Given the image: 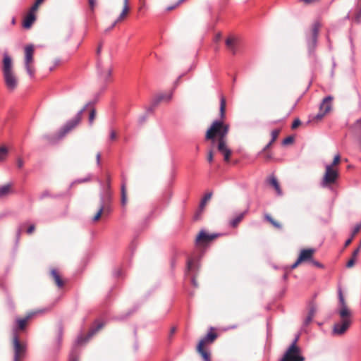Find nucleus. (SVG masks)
I'll return each instance as SVG.
<instances>
[{"label":"nucleus","instance_id":"53","mask_svg":"<svg viewBox=\"0 0 361 361\" xmlns=\"http://www.w3.org/2000/svg\"><path fill=\"white\" fill-rule=\"evenodd\" d=\"M360 247H359L358 248H357L356 250H355L353 252V255H352V257L355 258L357 257V255L359 254L360 252Z\"/></svg>","mask_w":361,"mask_h":361},{"label":"nucleus","instance_id":"49","mask_svg":"<svg viewBox=\"0 0 361 361\" xmlns=\"http://www.w3.org/2000/svg\"><path fill=\"white\" fill-rule=\"evenodd\" d=\"M35 230V226L34 224H31L27 229V233L31 235Z\"/></svg>","mask_w":361,"mask_h":361},{"label":"nucleus","instance_id":"13","mask_svg":"<svg viewBox=\"0 0 361 361\" xmlns=\"http://www.w3.org/2000/svg\"><path fill=\"white\" fill-rule=\"evenodd\" d=\"M38 10H32V7L29 9L23 20V27L25 29H30L37 19L36 13Z\"/></svg>","mask_w":361,"mask_h":361},{"label":"nucleus","instance_id":"15","mask_svg":"<svg viewBox=\"0 0 361 361\" xmlns=\"http://www.w3.org/2000/svg\"><path fill=\"white\" fill-rule=\"evenodd\" d=\"M339 301L341 303V308L338 310L339 317H343L345 316H351L350 310H349L348 307L346 305L341 290H339Z\"/></svg>","mask_w":361,"mask_h":361},{"label":"nucleus","instance_id":"51","mask_svg":"<svg viewBox=\"0 0 361 361\" xmlns=\"http://www.w3.org/2000/svg\"><path fill=\"white\" fill-rule=\"evenodd\" d=\"M300 123H301V122L299 119L295 120L292 124V128L295 129L300 125Z\"/></svg>","mask_w":361,"mask_h":361},{"label":"nucleus","instance_id":"12","mask_svg":"<svg viewBox=\"0 0 361 361\" xmlns=\"http://www.w3.org/2000/svg\"><path fill=\"white\" fill-rule=\"evenodd\" d=\"M314 252L315 250L312 248L302 250L296 262L291 265V269H295L302 262H310L312 259Z\"/></svg>","mask_w":361,"mask_h":361},{"label":"nucleus","instance_id":"24","mask_svg":"<svg viewBox=\"0 0 361 361\" xmlns=\"http://www.w3.org/2000/svg\"><path fill=\"white\" fill-rule=\"evenodd\" d=\"M197 351L200 354L204 361H211L210 353L207 350L206 347L202 346V343H198Z\"/></svg>","mask_w":361,"mask_h":361},{"label":"nucleus","instance_id":"34","mask_svg":"<svg viewBox=\"0 0 361 361\" xmlns=\"http://www.w3.org/2000/svg\"><path fill=\"white\" fill-rule=\"evenodd\" d=\"M8 154V149L5 147H0V161L6 159Z\"/></svg>","mask_w":361,"mask_h":361},{"label":"nucleus","instance_id":"25","mask_svg":"<svg viewBox=\"0 0 361 361\" xmlns=\"http://www.w3.org/2000/svg\"><path fill=\"white\" fill-rule=\"evenodd\" d=\"M129 11H130L129 5L123 4L122 12L118 17L117 20L112 25L111 28H113L117 23L123 20L128 16Z\"/></svg>","mask_w":361,"mask_h":361},{"label":"nucleus","instance_id":"33","mask_svg":"<svg viewBox=\"0 0 361 361\" xmlns=\"http://www.w3.org/2000/svg\"><path fill=\"white\" fill-rule=\"evenodd\" d=\"M314 314H315L314 309V308H311L310 312H309V313H308V314H307V317L305 319V325L309 324L312 322V319H313V317L314 316Z\"/></svg>","mask_w":361,"mask_h":361},{"label":"nucleus","instance_id":"31","mask_svg":"<svg viewBox=\"0 0 361 361\" xmlns=\"http://www.w3.org/2000/svg\"><path fill=\"white\" fill-rule=\"evenodd\" d=\"M127 203V190H126V183L123 182L121 185V204L123 206L126 205Z\"/></svg>","mask_w":361,"mask_h":361},{"label":"nucleus","instance_id":"47","mask_svg":"<svg viewBox=\"0 0 361 361\" xmlns=\"http://www.w3.org/2000/svg\"><path fill=\"white\" fill-rule=\"evenodd\" d=\"M96 3V0H89V6L92 12H94Z\"/></svg>","mask_w":361,"mask_h":361},{"label":"nucleus","instance_id":"38","mask_svg":"<svg viewBox=\"0 0 361 361\" xmlns=\"http://www.w3.org/2000/svg\"><path fill=\"white\" fill-rule=\"evenodd\" d=\"M325 115L326 114L319 109V113L314 117L313 121L317 122L319 121L324 117Z\"/></svg>","mask_w":361,"mask_h":361},{"label":"nucleus","instance_id":"57","mask_svg":"<svg viewBox=\"0 0 361 361\" xmlns=\"http://www.w3.org/2000/svg\"><path fill=\"white\" fill-rule=\"evenodd\" d=\"M354 237H353L351 235L350 238H349L348 240H347L345 243V247H348V245H350V244L352 243V240L353 239Z\"/></svg>","mask_w":361,"mask_h":361},{"label":"nucleus","instance_id":"27","mask_svg":"<svg viewBox=\"0 0 361 361\" xmlns=\"http://www.w3.org/2000/svg\"><path fill=\"white\" fill-rule=\"evenodd\" d=\"M280 133V130L276 129L271 131V141L264 147L263 152H266L272 144L276 140Z\"/></svg>","mask_w":361,"mask_h":361},{"label":"nucleus","instance_id":"60","mask_svg":"<svg viewBox=\"0 0 361 361\" xmlns=\"http://www.w3.org/2000/svg\"><path fill=\"white\" fill-rule=\"evenodd\" d=\"M100 158H101V154H100V153H97V163H98V164H99Z\"/></svg>","mask_w":361,"mask_h":361},{"label":"nucleus","instance_id":"18","mask_svg":"<svg viewBox=\"0 0 361 361\" xmlns=\"http://www.w3.org/2000/svg\"><path fill=\"white\" fill-rule=\"evenodd\" d=\"M238 42V39L233 36H230L226 39V47L233 54H235L237 52Z\"/></svg>","mask_w":361,"mask_h":361},{"label":"nucleus","instance_id":"59","mask_svg":"<svg viewBox=\"0 0 361 361\" xmlns=\"http://www.w3.org/2000/svg\"><path fill=\"white\" fill-rule=\"evenodd\" d=\"M221 33H218L215 37V40L217 42L221 39Z\"/></svg>","mask_w":361,"mask_h":361},{"label":"nucleus","instance_id":"30","mask_svg":"<svg viewBox=\"0 0 361 361\" xmlns=\"http://www.w3.org/2000/svg\"><path fill=\"white\" fill-rule=\"evenodd\" d=\"M264 217L276 228L281 229L282 228L281 224L276 221L271 215L266 214Z\"/></svg>","mask_w":361,"mask_h":361},{"label":"nucleus","instance_id":"10","mask_svg":"<svg viewBox=\"0 0 361 361\" xmlns=\"http://www.w3.org/2000/svg\"><path fill=\"white\" fill-rule=\"evenodd\" d=\"M83 110L79 111L77 115L71 121H68L59 130V138H61L67 133L73 130L82 120V113Z\"/></svg>","mask_w":361,"mask_h":361},{"label":"nucleus","instance_id":"23","mask_svg":"<svg viewBox=\"0 0 361 361\" xmlns=\"http://www.w3.org/2000/svg\"><path fill=\"white\" fill-rule=\"evenodd\" d=\"M298 103V100L289 103H285L283 105V112L284 116H288L294 110Z\"/></svg>","mask_w":361,"mask_h":361},{"label":"nucleus","instance_id":"2","mask_svg":"<svg viewBox=\"0 0 361 361\" xmlns=\"http://www.w3.org/2000/svg\"><path fill=\"white\" fill-rule=\"evenodd\" d=\"M226 101L224 97L220 99V119L214 121L205 133V140L213 143L227 140L230 125L224 121L226 118Z\"/></svg>","mask_w":361,"mask_h":361},{"label":"nucleus","instance_id":"62","mask_svg":"<svg viewBox=\"0 0 361 361\" xmlns=\"http://www.w3.org/2000/svg\"><path fill=\"white\" fill-rule=\"evenodd\" d=\"M59 336L61 337L62 335V329L61 327L59 328Z\"/></svg>","mask_w":361,"mask_h":361},{"label":"nucleus","instance_id":"17","mask_svg":"<svg viewBox=\"0 0 361 361\" xmlns=\"http://www.w3.org/2000/svg\"><path fill=\"white\" fill-rule=\"evenodd\" d=\"M50 275L51 279H53L54 283L58 288H63L65 285V281L62 278L60 273L55 269H53L50 271Z\"/></svg>","mask_w":361,"mask_h":361},{"label":"nucleus","instance_id":"55","mask_svg":"<svg viewBox=\"0 0 361 361\" xmlns=\"http://www.w3.org/2000/svg\"><path fill=\"white\" fill-rule=\"evenodd\" d=\"M319 0H301V1L304 2L306 4H313L317 2Z\"/></svg>","mask_w":361,"mask_h":361},{"label":"nucleus","instance_id":"52","mask_svg":"<svg viewBox=\"0 0 361 361\" xmlns=\"http://www.w3.org/2000/svg\"><path fill=\"white\" fill-rule=\"evenodd\" d=\"M117 137V134L115 130H112L110 133V139L112 140H116Z\"/></svg>","mask_w":361,"mask_h":361},{"label":"nucleus","instance_id":"29","mask_svg":"<svg viewBox=\"0 0 361 361\" xmlns=\"http://www.w3.org/2000/svg\"><path fill=\"white\" fill-rule=\"evenodd\" d=\"M212 196V192H209L207 193L204 197L202 199L200 204V210L203 211L207 202L210 200Z\"/></svg>","mask_w":361,"mask_h":361},{"label":"nucleus","instance_id":"44","mask_svg":"<svg viewBox=\"0 0 361 361\" xmlns=\"http://www.w3.org/2000/svg\"><path fill=\"white\" fill-rule=\"evenodd\" d=\"M355 260H356V259L352 257L348 260V262H347V264H346V267H347V268H352V267L355 265Z\"/></svg>","mask_w":361,"mask_h":361},{"label":"nucleus","instance_id":"43","mask_svg":"<svg viewBox=\"0 0 361 361\" xmlns=\"http://www.w3.org/2000/svg\"><path fill=\"white\" fill-rule=\"evenodd\" d=\"M44 1V0H36L35 4L32 6V10H38L39 6Z\"/></svg>","mask_w":361,"mask_h":361},{"label":"nucleus","instance_id":"9","mask_svg":"<svg viewBox=\"0 0 361 361\" xmlns=\"http://www.w3.org/2000/svg\"><path fill=\"white\" fill-rule=\"evenodd\" d=\"M340 318V322L335 323L333 326L332 334L334 336L343 335L352 323L351 316H345Z\"/></svg>","mask_w":361,"mask_h":361},{"label":"nucleus","instance_id":"32","mask_svg":"<svg viewBox=\"0 0 361 361\" xmlns=\"http://www.w3.org/2000/svg\"><path fill=\"white\" fill-rule=\"evenodd\" d=\"M197 268V264L192 258L188 259L187 262V272L192 271Z\"/></svg>","mask_w":361,"mask_h":361},{"label":"nucleus","instance_id":"20","mask_svg":"<svg viewBox=\"0 0 361 361\" xmlns=\"http://www.w3.org/2000/svg\"><path fill=\"white\" fill-rule=\"evenodd\" d=\"M172 97V93H167V94H160L154 99L152 102V105L154 106H156L161 102H168L171 99Z\"/></svg>","mask_w":361,"mask_h":361},{"label":"nucleus","instance_id":"14","mask_svg":"<svg viewBox=\"0 0 361 361\" xmlns=\"http://www.w3.org/2000/svg\"><path fill=\"white\" fill-rule=\"evenodd\" d=\"M216 147L218 151L224 156V161L226 162H228L230 161L232 152L228 146L227 140L218 142V143H216Z\"/></svg>","mask_w":361,"mask_h":361},{"label":"nucleus","instance_id":"19","mask_svg":"<svg viewBox=\"0 0 361 361\" xmlns=\"http://www.w3.org/2000/svg\"><path fill=\"white\" fill-rule=\"evenodd\" d=\"M102 327H103V324H100L97 327L91 329L86 336H85V337L81 336V337L78 338V341H77L78 344L82 345V344L87 342L88 340L92 336H93L97 332H98Z\"/></svg>","mask_w":361,"mask_h":361},{"label":"nucleus","instance_id":"41","mask_svg":"<svg viewBox=\"0 0 361 361\" xmlns=\"http://www.w3.org/2000/svg\"><path fill=\"white\" fill-rule=\"evenodd\" d=\"M293 140H294V139L292 136H288L283 140V145H288L292 144L293 142Z\"/></svg>","mask_w":361,"mask_h":361},{"label":"nucleus","instance_id":"7","mask_svg":"<svg viewBox=\"0 0 361 361\" xmlns=\"http://www.w3.org/2000/svg\"><path fill=\"white\" fill-rule=\"evenodd\" d=\"M338 178V171L332 166H326L321 185L322 187H330L336 182Z\"/></svg>","mask_w":361,"mask_h":361},{"label":"nucleus","instance_id":"39","mask_svg":"<svg viewBox=\"0 0 361 361\" xmlns=\"http://www.w3.org/2000/svg\"><path fill=\"white\" fill-rule=\"evenodd\" d=\"M95 117H96V111L94 109H92L90 112V116H89V123L90 125H92L93 123Z\"/></svg>","mask_w":361,"mask_h":361},{"label":"nucleus","instance_id":"6","mask_svg":"<svg viewBox=\"0 0 361 361\" xmlns=\"http://www.w3.org/2000/svg\"><path fill=\"white\" fill-rule=\"evenodd\" d=\"M110 183L109 180L107 182V189L106 192L101 197V204L97 214L93 216L92 221L94 222L98 221L102 214L109 212V203L111 200V193L109 191Z\"/></svg>","mask_w":361,"mask_h":361},{"label":"nucleus","instance_id":"50","mask_svg":"<svg viewBox=\"0 0 361 361\" xmlns=\"http://www.w3.org/2000/svg\"><path fill=\"white\" fill-rule=\"evenodd\" d=\"M16 164H17V166L19 169L23 168V166L24 165V161H23V159L22 158H18L17 161H16Z\"/></svg>","mask_w":361,"mask_h":361},{"label":"nucleus","instance_id":"45","mask_svg":"<svg viewBox=\"0 0 361 361\" xmlns=\"http://www.w3.org/2000/svg\"><path fill=\"white\" fill-rule=\"evenodd\" d=\"M207 159V161L209 163H212L213 161V160H214V153H213V151L212 149L209 151Z\"/></svg>","mask_w":361,"mask_h":361},{"label":"nucleus","instance_id":"64","mask_svg":"<svg viewBox=\"0 0 361 361\" xmlns=\"http://www.w3.org/2000/svg\"><path fill=\"white\" fill-rule=\"evenodd\" d=\"M11 24L12 25H15L16 24V18H13L12 20H11Z\"/></svg>","mask_w":361,"mask_h":361},{"label":"nucleus","instance_id":"3","mask_svg":"<svg viewBox=\"0 0 361 361\" xmlns=\"http://www.w3.org/2000/svg\"><path fill=\"white\" fill-rule=\"evenodd\" d=\"M2 71L7 89L13 91L18 85V80L13 70L12 60L7 55L4 57Z\"/></svg>","mask_w":361,"mask_h":361},{"label":"nucleus","instance_id":"1","mask_svg":"<svg viewBox=\"0 0 361 361\" xmlns=\"http://www.w3.org/2000/svg\"><path fill=\"white\" fill-rule=\"evenodd\" d=\"M41 310L30 311L25 317H17L15 319L13 328V337L11 339V345L13 353V361H23L25 357L27 352V343L20 341L18 333L24 332L30 321Z\"/></svg>","mask_w":361,"mask_h":361},{"label":"nucleus","instance_id":"46","mask_svg":"<svg viewBox=\"0 0 361 361\" xmlns=\"http://www.w3.org/2000/svg\"><path fill=\"white\" fill-rule=\"evenodd\" d=\"M7 302H8V305L11 308H15V303L10 295H8V297H7Z\"/></svg>","mask_w":361,"mask_h":361},{"label":"nucleus","instance_id":"54","mask_svg":"<svg viewBox=\"0 0 361 361\" xmlns=\"http://www.w3.org/2000/svg\"><path fill=\"white\" fill-rule=\"evenodd\" d=\"M179 5H180V4H178V2H177L175 5L167 7V8H166V10H167L168 11H172V10L175 9L176 8H177Z\"/></svg>","mask_w":361,"mask_h":361},{"label":"nucleus","instance_id":"8","mask_svg":"<svg viewBox=\"0 0 361 361\" xmlns=\"http://www.w3.org/2000/svg\"><path fill=\"white\" fill-rule=\"evenodd\" d=\"M34 51L35 48L32 44L27 45L25 47V66L30 77H33L35 72V69L33 66Z\"/></svg>","mask_w":361,"mask_h":361},{"label":"nucleus","instance_id":"56","mask_svg":"<svg viewBox=\"0 0 361 361\" xmlns=\"http://www.w3.org/2000/svg\"><path fill=\"white\" fill-rule=\"evenodd\" d=\"M70 361H79L78 357L76 355L72 354L70 357Z\"/></svg>","mask_w":361,"mask_h":361},{"label":"nucleus","instance_id":"4","mask_svg":"<svg viewBox=\"0 0 361 361\" xmlns=\"http://www.w3.org/2000/svg\"><path fill=\"white\" fill-rule=\"evenodd\" d=\"M322 25L319 21H315L311 26L310 31L306 34V44L309 54L313 55L317 47V38Z\"/></svg>","mask_w":361,"mask_h":361},{"label":"nucleus","instance_id":"35","mask_svg":"<svg viewBox=\"0 0 361 361\" xmlns=\"http://www.w3.org/2000/svg\"><path fill=\"white\" fill-rule=\"evenodd\" d=\"M355 20L359 22L361 19V0H359V3L357 7V11L355 16Z\"/></svg>","mask_w":361,"mask_h":361},{"label":"nucleus","instance_id":"5","mask_svg":"<svg viewBox=\"0 0 361 361\" xmlns=\"http://www.w3.org/2000/svg\"><path fill=\"white\" fill-rule=\"evenodd\" d=\"M296 338L293 343L286 349L279 361H305V357L302 355L300 348L297 345Z\"/></svg>","mask_w":361,"mask_h":361},{"label":"nucleus","instance_id":"42","mask_svg":"<svg viewBox=\"0 0 361 361\" xmlns=\"http://www.w3.org/2000/svg\"><path fill=\"white\" fill-rule=\"evenodd\" d=\"M360 230H361V223L355 226L351 235L353 237H355L360 232Z\"/></svg>","mask_w":361,"mask_h":361},{"label":"nucleus","instance_id":"58","mask_svg":"<svg viewBox=\"0 0 361 361\" xmlns=\"http://www.w3.org/2000/svg\"><path fill=\"white\" fill-rule=\"evenodd\" d=\"M21 232H22V226H20L18 230V233H17V237L18 238L20 237V234H21Z\"/></svg>","mask_w":361,"mask_h":361},{"label":"nucleus","instance_id":"11","mask_svg":"<svg viewBox=\"0 0 361 361\" xmlns=\"http://www.w3.org/2000/svg\"><path fill=\"white\" fill-rule=\"evenodd\" d=\"M218 237L217 234H209L205 231H200L195 238V245L204 247Z\"/></svg>","mask_w":361,"mask_h":361},{"label":"nucleus","instance_id":"37","mask_svg":"<svg viewBox=\"0 0 361 361\" xmlns=\"http://www.w3.org/2000/svg\"><path fill=\"white\" fill-rule=\"evenodd\" d=\"M101 74L103 75L104 80H107V78L110 77L111 74V68H106L104 70L101 71Z\"/></svg>","mask_w":361,"mask_h":361},{"label":"nucleus","instance_id":"40","mask_svg":"<svg viewBox=\"0 0 361 361\" xmlns=\"http://www.w3.org/2000/svg\"><path fill=\"white\" fill-rule=\"evenodd\" d=\"M341 157L339 155L335 156L333 162L329 166H332L333 168H336V166L340 163Z\"/></svg>","mask_w":361,"mask_h":361},{"label":"nucleus","instance_id":"61","mask_svg":"<svg viewBox=\"0 0 361 361\" xmlns=\"http://www.w3.org/2000/svg\"><path fill=\"white\" fill-rule=\"evenodd\" d=\"M101 50H102V46H101V45H99V46L98 47L97 49V54H100V52H101Z\"/></svg>","mask_w":361,"mask_h":361},{"label":"nucleus","instance_id":"28","mask_svg":"<svg viewBox=\"0 0 361 361\" xmlns=\"http://www.w3.org/2000/svg\"><path fill=\"white\" fill-rule=\"evenodd\" d=\"M247 213V211L240 213L237 216H235L234 219H233L230 221V224L232 227H237L239 223L243 219L245 214Z\"/></svg>","mask_w":361,"mask_h":361},{"label":"nucleus","instance_id":"48","mask_svg":"<svg viewBox=\"0 0 361 361\" xmlns=\"http://www.w3.org/2000/svg\"><path fill=\"white\" fill-rule=\"evenodd\" d=\"M311 264L317 267L323 268V265L318 261L314 260L313 259L310 261Z\"/></svg>","mask_w":361,"mask_h":361},{"label":"nucleus","instance_id":"22","mask_svg":"<svg viewBox=\"0 0 361 361\" xmlns=\"http://www.w3.org/2000/svg\"><path fill=\"white\" fill-rule=\"evenodd\" d=\"M332 97L329 96L324 98L322 101V103L320 105L319 109L324 112L326 114L329 113L331 109V101Z\"/></svg>","mask_w":361,"mask_h":361},{"label":"nucleus","instance_id":"36","mask_svg":"<svg viewBox=\"0 0 361 361\" xmlns=\"http://www.w3.org/2000/svg\"><path fill=\"white\" fill-rule=\"evenodd\" d=\"M353 128L355 129V131L357 133V134H360L361 135V118L360 119H357L354 125H353Z\"/></svg>","mask_w":361,"mask_h":361},{"label":"nucleus","instance_id":"16","mask_svg":"<svg viewBox=\"0 0 361 361\" xmlns=\"http://www.w3.org/2000/svg\"><path fill=\"white\" fill-rule=\"evenodd\" d=\"M217 336L218 335L215 332V329L212 327L210 328V330L207 336L201 339L199 343H202V346L206 347L207 345L212 343L216 340Z\"/></svg>","mask_w":361,"mask_h":361},{"label":"nucleus","instance_id":"63","mask_svg":"<svg viewBox=\"0 0 361 361\" xmlns=\"http://www.w3.org/2000/svg\"><path fill=\"white\" fill-rule=\"evenodd\" d=\"M192 283H193V285H194L195 286H197V282H196V281H195V279H192Z\"/></svg>","mask_w":361,"mask_h":361},{"label":"nucleus","instance_id":"21","mask_svg":"<svg viewBox=\"0 0 361 361\" xmlns=\"http://www.w3.org/2000/svg\"><path fill=\"white\" fill-rule=\"evenodd\" d=\"M267 181H268L269 184L274 188V190H276V192L277 193L278 195H282V194H283L282 190L281 188L280 184L277 180V178L275 176H270Z\"/></svg>","mask_w":361,"mask_h":361},{"label":"nucleus","instance_id":"26","mask_svg":"<svg viewBox=\"0 0 361 361\" xmlns=\"http://www.w3.org/2000/svg\"><path fill=\"white\" fill-rule=\"evenodd\" d=\"M12 192L11 184H6L0 186V199L7 197Z\"/></svg>","mask_w":361,"mask_h":361}]
</instances>
